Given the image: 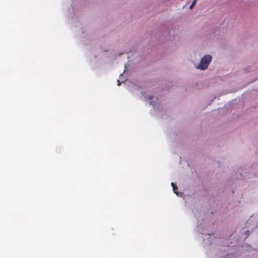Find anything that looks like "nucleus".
<instances>
[{
    "mask_svg": "<svg viewBox=\"0 0 258 258\" xmlns=\"http://www.w3.org/2000/svg\"><path fill=\"white\" fill-rule=\"evenodd\" d=\"M212 57L210 55H205L202 58L200 64L197 68L202 70L206 69L211 61Z\"/></svg>",
    "mask_w": 258,
    "mask_h": 258,
    "instance_id": "f257e3e1",
    "label": "nucleus"
},
{
    "mask_svg": "<svg viewBox=\"0 0 258 258\" xmlns=\"http://www.w3.org/2000/svg\"><path fill=\"white\" fill-rule=\"evenodd\" d=\"M171 184L173 187V190L174 192L176 194H177L178 188H177V186L173 182H172Z\"/></svg>",
    "mask_w": 258,
    "mask_h": 258,
    "instance_id": "f03ea898",
    "label": "nucleus"
},
{
    "mask_svg": "<svg viewBox=\"0 0 258 258\" xmlns=\"http://www.w3.org/2000/svg\"><path fill=\"white\" fill-rule=\"evenodd\" d=\"M153 98H154V96H152V95H151V96H150L149 97V100H152Z\"/></svg>",
    "mask_w": 258,
    "mask_h": 258,
    "instance_id": "20e7f679",
    "label": "nucleus"
},
{
    "mask_svg": "<svg viewBox=\"0 0 258 258\" xmlns=\"http://www.w3.org/2000/svg\"><path fill=\"white\" fill-rule=\"evenodd\" d=\"M248 233H249V231H248V230H247V231H246V234H248Z\"/></svg>",
    "mask_w": 258,
    "mask_h": 258,
    "instance_id": "39448f33",
    "label": "nucleus"
},
{
    "mask_svg": "<svg viewBox=\"0 0 258 258\" xmlns=\"http://www.w3.org/2000/svg\"><path fill=\"white\" fill-rule=\"evenodd\" d=\"M197 0H194L191 3V5L189 7L190 9H192V8L195 6Z\"/></svg>",
    "mask_w": 258,
    "mask_h": 258,
    "instance_id": "7ed1b4c3",
    "label": "nucleus"
},
{
    "mask_svg": "<svg viewBox=\"0 0 258 258\" xmlns=\"http://www.w3.org/2000/svg\"><path fill=\"white\" fill-rule=\"evenodd\" d=\"M150 104L151 105H153V104L152 103V102L151 101V102H150Z\"/></svg>",
    "mask_w": 258,
    "mask_h": 258,
    "instance_id": "423d86ee",
    "label": "nucleus"
}]
</instances>
